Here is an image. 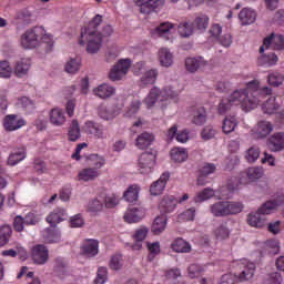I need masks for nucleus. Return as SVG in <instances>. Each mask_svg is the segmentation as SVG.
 Here are the masks:
<instances>
[{"mask_svg": "<svg viewBox=\"0 0 284 284\" xmlns=\"http://www.w3.org/2000/svg\"><path fill=\"white\" fill-rule=\"evenodd\" d=\"M247 90H258V81L253 80L247 83V89H236L227 98L222 99L217 106L219 114H225V112L232 109V105H241L244 112L258 108L263 94L258 93L250 97Z\"/></svg>", "mask_w": 284, "mask_h": 284, "instance_id": "1", "label": "nucleus"}, {"mask_svg": "<svg viewBox=\"0 0 284 284\" xmlns=\"http://www.w3.org/2000/svg\"><path fill=\"white\" fill-rule=\"evenodd\" d=\"M265 171L261 166H251L246 169L245 172L241 174L240 180L236 178H232L229 180L225 186L220 189L219 199H230L232 192H236L239 190V185H247V183H254L258 181V179H263Z\"/></svg>", "mask_w": 284, "mask_h": 284, "instance_id": "2", "label": "nucleus"}, {"mask_svg": "<svg viewBox=\"0 0 284 284\" xmlns=\"http://www.w3.org/2000/svg\"><path fill=\"white\" fill-rule=\"evenodd\" d=\"M102 22H103V17L98 14L92 19L88 28H85L81 32L80 43L82 45H85L87 43V52L89 54H97L103 45V39L98 29Z\"/></svg>", "mask_w": 284, "mask_h": 284, "instance_id": "3", "label": "nucleus"}, {"mask_svg": "<svg viewBox=\"0 0 284 284\" xmlns=\"http://www.w3.org/2000/svg\"><path fill=\"white\" fill-rule=\"evenodd\" d=\"M42 43H45L48 48H52L54 44L52 36L48 34L43 27L28 29L20 37V45L24 50H34V48L41 47Z\"/></svg>", "mask_w": 284, "mask_h": 284, "instance_id": "4", "label": "nucleus"}, {"mask_svg": "<svg viewBox=\"0 0 284 284\" xmlns=\"http://www.w3.org/2000/svg\"><path fill=\"white\" fill-rule=\"evenodd\" d=\"M141 14H152V12H159L165 0H133ZM172 3H179V0H170Z\"/></svg>", "mask_w": 284, "mask_h": 284, "instance_id": "5", "label": "nucleus"}, {"mask_svg": "<svg viewBox=\"0 0 284 284\" xmlns=\"http://www.w3.org/2000/svg\"><path fill=\"white\" fill-rule=\"evenodd\" d=\"M132 65V60L130 59H120L111 69L109 73V79L111 81H123L125 77H128V72H130V68Z\"/></svg>", "mask_w": 284, "mask_h": 284, "instance_id": "6", "label": "nucleus"}, {"mask_svg": "<svg viewBox=\"0 0 284 284\" xmlns=\"http://www.w3.org/2000/svg\"><path fill=\"white\" fill-rule=\"evenodd\" d=\"M156 165V153L144 152L138 160V170L140 174H150Z\"/></svg>", "mask_w": 284, "mask_h": 284, "instance_id": "7", "label": "nucleus"}, {"mask_svg": "<svg viewBox=\"0 0 284 284\" xmlns=\"http://www.w3.org/2000/svg\"><path fill=\"white\" fill-rule=\"evenodd\" d=\"M209 32L212 39H215V41L220 42L224 48H230V45H232V33L223 32V27L221 24H212Z\"/></svg>", "mask_w": 284, "mask_h": 284, "instance_id": "8", "label": "nucleus"}, {"mask_svg": "<svg viewBox=\"0 0 284 284\" xmlns=\"http://www.w3.org/2000/svg\"><path fill=\"white\" fill-rule=\"evenodd\" d=\"M262 94L268 97L262 105L264 114H276L281 104L276 101V98L272 95V89L270 87H264L262 89Z\"/></svg>", "mask_w": 284, "mask_h": 284, "instance_id": "9", "label": "nucleus"}, {"mask_svg": "<svg viewBox=\"0 0 284 284\" xmlns=\"http://www.w3.org/2000/svg\"><path fill=\"white\" fill-rule=\"evenodd\" d=\"M273 48V50H284V37L283 34L272 33L264 39L262 47L260 48V53L263 54L265 50Z\"/></svg>", "mask_w": 284, "mask_h": 284, "instance_id": "10", "label": "nucleus"}, {"mask_svg": "<svg viewBox=\"0 0 284 284\" xmlns=\"http://www.w3.org/2000/svg\"><path fill=\"white\" fill-rule=\"evenodd\" d=\"M2 125L6 132H16L26 125V120L17 114H8L2 119Z\"/></svg>", "mask_w": 284, "mask_h": 284, "instance_id": "11", "label": "nucleus"}, {"mask_svg": "<svg viewBox=\"0 0 284 284\" xmlns=\"http://www.w3.org/2000/svg\"><path fill=\"white\" fill-rule=\"evenodd\" d=\"M176 32V27L174 23L170 21H165L160 23L155 29H153V37H161V39H165V41H170L172 39V34Z\"/></svg>", "mask_w": 284, "mask_h": 284, "instance_id": "12", "label": "nucleus"}, {"mask_svg": "<svg viewBox=\"0 0 284 284\" xmlns=\"http://www.w3.org/2000/svg\"><path fill=\"white\" fill-rule=\"evenodd\" d=\"M145 209L142 206L139 207H131L128 209L124 212L123 219L125 221V223H141V221H143V219H145Z\"/></svg>", "mask_w": 284, "mask_h": 284, "instance_id": "13", "label": "nucleus"}, {"mask_svg": "<svg viewBox=\"0 0 284 284\" xmlns=\"http://www.w3.org/2000/svg\"><path fill=\"white\" fill-rule=\"evenodd\" d=\"M274 132V124L270 121H260L257 125L252 130L254 139H265Z\"/></svg>", "mask_w": 284, "mask_h": 284, "instance_id": "14", "label": "nucleus"}, {"mask_svg": "<svg viewBox=\"0 0 284 284\" xmlns=\"http://www.w3.org/2000/svg\"><path fill=\"white\" fill-rule=\"evenodd\" d=\"M32 62L30 58H20L13 64V74L18 77V79H23V77L28 75L30 72V68Z\"/></svg>", "mask_w": 284, "mask_h": 284, "instance_id": "15", "label": "nucleus"}, {"mask_svg": "<svg viewBox=\"0 0 284 284\" xmlns=\"http://www.w3.org/2000/svg\"><path fill=\"white\" fill-rule=\"evenodd\" d=\"M156 57L161 68H172L174 65V53L169 48H160Z\"/></svg>", "mask_w": 284, "mask_h": 284, "instance_id": "16", "label": "nucleus"}, {"mask_svg": "<svg viewBox=\"0 0 284 284\" xmlns=\"http://www.w3.org/2000/svg\"><path fill=\"white\" fill-rule=\"evenodd\" d=\"M150 234V229L148 226H140L138 227L133 234L132 239L135 241V243L132 245V250H142L143 248V241L148 239V235Z\"/></svg>", "mask_w": 284, "mask_h": 284, "instance_id": "17", "label": "nucleus"}, {"mask_svg": "<svg viewBox=\"0 0 284 284\" xmlns=\"http://www.w3.org/2000/svg\"><path fill=\"white\" fill-rule=\"evenodd\" d=\"M203 272H205V268H203V266L192 264L187 268V276L189 278H197L200 284H214L213 278L201 277Z\"/></svg>", "mask_w": 284, "mask_h": 284, "instance_id": "18", "label": "nucleus"}, {"mask_svg": "<svg viewBox=\"0 0 284 284\" xmlns=\"http://www.w3.org/2000/svg\"><path fill=\"white\" fill-rule=\"evenodd\" d=\"M65 219H68V211L63 207H57L47 216V223H49L51 227H57V225L65 221Z\"/></svg>", "mask_w": 284, "mask_h": 284, "instance_id": "19", "label": "nucleus"}, {"mask_svg": "<svg viewBox=\"0 0 284 284\" xmlns=\"http://www.w3.org/2000/svg\"><path fill=\"white\" fill-rule=\"evenodd\" d=\"M50 258V253L48 248L43 245H36L32 248V260L37 265H43L48 263Z\"/></svg>", "mask_w": 284, "mask_h": 284, "instance_id": "20", "label": "nucleus"}, {"mask_svg": "<svg viewBox=\"0 0 284 284\" xmlns=\"http://www.w3.org/2000/svg\"><path fill=\"white\" fill-rule=\"evenodd\" d=\"M49 121L51 125H54V128H61L65 125V112L61 108H53L49 112Z\"/></svg>", "mask_w": 284, "mask_h": 284, "instance_id": "21", "label": "nucleus"}, {"mask_svg": "<svg viewBox=\"0 0 284 284\" xmlns=\"http://www.w3.org/2000/svg\"><path fill=\"white\" fill-rule=\"evenodd\" d=\"M170 181V173H163L158 181L153 182L150 186V192L152 196H159L163 194V190H165V185Z\"/></svg>", "mask_w": 284, "mask_h": 284, "instance_id": "22", "label": "nucleus"}, {"mask_svg": "<svg viewBox=\"0 0 284 284\" xmlns=\"http://www.w3.org/2000/svg\"><path fill=\"white\" fill-rule=\"evenodd\" d=\"M92 92L99 99H110L116 94V89L108 83H102L95 87Z\"/></svg>", "mask_w": 284, "mask_h": 284, "instance_id": "23", "label": "nucleus"}, {"mask_svg": "<svg viewBox=\"0 0 284 284\" xmlns=\"http://www.w3.org/2000/svg\"><path fill=\"white\" fill-rule=\"evenodd\" d=\"M81 252L83 256H87L88 258H93V256H97L99 254V241L97 240H87L81 246Z\"/></svg>", "mask_w": 284, "mask_h": 284, "instance_id": "24", "label": "nucleus"}, {"mask_svg": "<svg viewBox=\"0 0 284 284\" xmlns=\"http://www.w3.org/2000/svg\"><path fill=\"white\" fill-rule=\"evenodd\" d=\"M175 209H176V199H174L173 195L164 196L159 204V210L162 215L170 214Z\"/></svg>", "mask_w": 284, "mask_h": 284, "instance_id": "25", "label": "nucleus"}, {"mask_svg": "<svg viewBox=\"0 0 284 284\" xmlns=\"http://www.w3.org/2000/svg\"><path fill=\"white\" fill-rule=\"evenodd\" d=\"M242 265V273L240 274L239 280L240 281H250L254 276V272L256 270V264L253 262H250L247 260H242L241 261Z\"/></svg>", "mask_w": 284, "mask_h": 284, "instance_id": "26", "label": "nucleus"}, {"mask_svg": "<svg viewBox=\"0 0 284 284\" xmlns=\"http://www.w3.org/2000/svg\"><path fill=\"white\" fill-rule=\"evenodd\" d=\"M247 223L251 227L261 229L267 225V219L257 210V212H252L247 215Z\"/></svg>", "mask_w": 284, "mask_h": 284, "instance_id": "27", "label": "nucleus"}, {"mask_svg": "<svg viewBox=\"0 0 284 284\" xmlns=\"http://www.w3.org/2000/svg\"><path fill=\"white\" fill-rule=\"evenodd\" d=\"M268 148H271V152H282L284 150V133H274L268 139Z\"/></svg>", "mask_w": 284, "mask_h": 284, "instance_id": "28", "label": "nucleus"}, {"mask_svg": "<svg viewBox=\"0 0 284 284\" xmlns=\"http://www.w3.org/2000/svg\"><path fill=\"white\" fill-rule=\"evenodd\" d=\"M158 101H161V89L153 87L144 98L143 103L145 108L150 110V108H154V105H156Z\"/></svg>", "mask_w": 284, "mask_h": 284, "instance_id": "29", "label": "nucleus"}, {"mask_svg": "<svg viewBox=\"0 0 284 284\" xmlns=\"http://www.w3.org/2000/svg\"><path fill=\"white\" fill-rule=\"evenodd\" d=\"M101 176V171L92 168H84L78 173V181H84L88 183L89 181H94Z\"/></svg>", "mask_w": 284, "mask_h": 284, "instance_id": "30", "label": "nucleus"}, {"mask_svg": "<svg viewBox=\"0 0 284 284\" xmlns=\"http://www.w3.org/2000/svg\"><path fill=\"white\" fill-rule=\"evenodd\" d=\"M141 192V186L139 184H131L123 193V199L126 203H136L139 201V194Z\"/></svg>", "mask_w": 284, "mask_h": 284, "instance_id": "31", "label": "nucleus"}, {"mask_svg": "<svg viewBox=\"0 0 284 284\" xmlns=\"http://www.w3.org/2000/svg\"><path fill=\"white\" fill-rule=\"evenodd\" d=\"M81 57L75 55L69 58L64 63V72H67V74H78L79 70H81Z\"/></svg>", "mask_w": 284, "mask_h": 284, "instance_id": "32", "label": "nucleus"}, {"mask_svg": "<svg viewBox=\"0 0 284 284\" xmlns=\"http://www.w3.org/2000/svg\"><path fill=\"white\" fill-rule=\"evenodd\" d=\"M239 19L242 26H252L256 21V11L252 8H244L240 11Z\"/></svg>", "mask_w": 284, "mask_h": 284, "instance_id": "33", "label": "nucleus"}, {"mask_svg": "<svg viewBox=\"0 0 284 284\" xmlns=\"http://www.w3.org/2000/svg\"><path fill=\"white\" fill-rule=\"evenodd\" d=\"M171 250H173V252H176L178 254H187L192 252V245H190L187 241L178 237L172 242Z\"/></svg>", "mask_w": 284, "mask_h": 284, "instance_id": "34", "label": "nucleus"}, {"mask_svg": "<svg viewBox=\"0 0 284 284\" xmlns=\"http://www.w3.org/2000/svg\"><path fill=\"white\" fill-rule=\"evenodd\" d=\"M26 148H18L9 154L7 164L11 166L18 165V163H21V161L26 160Z\"/></svg>", "mask_w": 284, "mask_h": 284, "instance_id": "35", "label": "nucleus"}, {"mask_svg": "<svg viewBox=\"0 0 284 284\" xmlns=\"http://www.w3.org/2000/svg\"><path fill=\"white\" fill-rule=\"evenodd\" d=\"M205 65H207V62L201 57L187 58L185 60V68L187 72H196V70H201V68H205Z\"/></svg>", "mask_w": 284, "mask_h": 284, "instance_id": "36", "label": "nucleus"}, {"mask_svg": "<svg viewBox=\"0 0 284 284\" xmlns=\"http://www.w3.org/2000/svg\"><path fill=\"white\" fill-rule=\"evenodd\" d=\"M98 115L100 119H103V121H112V119H116V116H119V110L101 104L98 108Z\"/></svg>", "mask_w": 284, "mask_h": 284, "instance_id": "37", "label": "nucleus"}, {"mask_svg": "<svg viewBox=\"0 0 284 284\" xmlns=\"http://www.w3.org/2000/svg\"><path fill=\"white\" fill-rule=\"evenodd\" d=\"M158 78H159V70L149 69L142 73L140 78V83H142V85H154V83H156Z\"/></svg>", "mask_w": 284, "mask_h": 284, "instance_id": "38", "label": "nucleus"}, {"mask_svg": "<svg viewBox=\"0 0 284 284\" xmlns=\"http://www.w3.org/2000/svg\"><path fill=\"white\" fill-rule=\"evenodd\" d=\"M154 142V135H152V133H141L136 140H135V146L139 150H145L146 148H150V145H152V143Z\"/></svg>", "mask_w": 284, "mask_h": 284, "instance_id": "39", "label": "nucleus"}, {"mask_svg": "<svg viewBox=\"0 0 284 284\" xmlns=\"http://www.w3.org/2000/svg\"><path fill=\"white\" fill-rule=\"evenodd\" d=\"M165 227H168V216L162 214L154 219L151 231L155 235H159L162 234V232H165Z\"/></svg>", "mask_w": 284, "mask_h": 284, "instance_id": "40", "label": "nucleus"}, {"mask_svg": "<svg viewBox=\"0 0 284 284\" xmlns=\"http://www.w3.org/2000/svg\"><path fill=\"white\" fill-rule=\"evenodd\" d=\"M171 160L174 163H185L187 161V149L185 148H173L170 152Z\"/></svg>", "mask_w": 284, "mask_h": 284, "instance_id": "41", "label": "nucleus"}, {"mask_svg": "<svg viewBox=\"0 0 284 284\" xmlns=\"http://www.w3.org/2000/svg\"><path fill=\"white\" fill-rule=\"evenodd\" d=\"M179 94H181V91L174 90L172 85H166L161 90V103L163 101H176Z\"/></svg>", "mask_w": 284, "mask_h": 284, "instance_id": "42", "label": "nucleus"}, {"mask_svg": "<svg viewBox=\"0 0 284 284\" xmlns=\"http://www.w3.org/2000/svg\"><path fill=\"white\" fill-rule=\"evenodd\" d=\"M214 196H216V191L211 187H205L196 193L193 201L194 203H205V201H210V199H214Z\"/></svg>", "mask_w": 284, "mask_h": 284, "instance_id": "43", "label": "nucleus"}, {"mask_svg": "<svg viewBox=\"0 0 284 284\" xmlns=\"http://www.w3.org/2000/svg\"><path fill=\"white\" fill-rule=\"evenodd\" d=\"M83 130L87 132V134H93V136H98V139H105L103 129L99 128V124L92 121L85 122Z\"/></svg>", "mask_w": 284, "mask_h": 284, "instance_id": "44", "label": "nucleus"}, {"mask_svg": "<svg viewBox=\"0 0 284 284\" xmlns=\"http://www.w3.org/2000/svg\"><path fill=\"white\" fill-rule=\"evenodd\" d=\"M178 32L180 37L189 39V37H192V34H194V24L189 21H182L178 26Z\"/></svg>", "mask_w": 284, "mask_h": 284, "instance_id": "45", "label": "nucleus"}, {"mask_svg": "<svg viewBox=\"0 0 284 284\" xmlns=\"http://www.w3.org/2000/svg\"><path fill=\"white\" fill-rule=\"evenodd\" d=\"M210 26V18L205 14H200L195 17L193 21V28L199 30V32H205Z\"/></svg>", "mask_w": 284, "mask_h": 284, "instance_id": "46", "label": "nucleus"}, {"mask_svg": "<svg viewBox=\"0 0 284 284\" xmlns=\"http://www.w3.org/2000/svg\"><path fill=\"white\" fill-rule=\"evenodd\" d=\"M69 141H79L81 139V126H79V121L72 120L68 131Z\"/></svg>", "mask_w": 284, "mask_h": 284, "instance_id": "47", "label": "nucleus"}, {"mask_svg": "<svg viewBox=\"0 0 284 284\" xmlns=\"http://www.w3.org/2000/svg\"><path fill=\"white\" fill-rule=\"evenodd\" d=\"M43 237L47 243H59L61 241V231L57 229H47L43 232Z\"/></svg>", "mask_w": 284, "mask_h": 284, "instance_id": "48", "label": "nucleus"}, {"mask_svg": "<svg viewBox=\"0 0 284 284\" xmlns=\"http://www.w3.org/2000/svg\"><path fill=\"white\" fill-rule=\"evenodd\" d=\"M207 121V112L205 108L199 106L193 110V123L195 125H203Z\"/></svg>", "mask_w": 284, "mask_h": 284, "instance_id": "49", "label": "nucleus"}, {"mask_svg": "<svg viewBox=\"0 0 284 284\" xmlns=\"http://www.w3.org/2000/svg\"><path fill=\"white\" fill-rule=\"evenodd\" d=\"M260 158H261V149H258V146H250L244 152V159L246 163H256V161H258Z\"/></svg>", "mask_w": 284, "mask_h": 284, "instance_id": "50", "label": "nucleus"}, {"mask_svg": "<svg viewBox=\"0 0 284 284\" xmlns=\"http://www.w3.org/2000/svg\"><path fill=\"white\" fill-rule=\"evenodd\" d=\"M88 164L91 165L92 170H101L105 165V158L99 154H91L88 156Z\"/></svg>", "mask_w": 284, "mask_h": 284, "instance_id": "51", "label": "nucleus"}, {"mask_svg": "<svg viewBox=\"0 0 284 284\" xmlns=\"http://www.w3.org/2000/svg\"><path fill=\"white\" fill-rule=\"evenodd\" d=\"M210 211L213 214V216H227V209H226V202H216L210 206Z\"/></svg>", "mask_w": 284, "mask_h": 284, "instance_id": "52", "label": "nucleus"}, {"mask_svg": "<svg viewBox=\"0 0 284 284\" xmlns=\"http://www.w3.org/2000/svg\"><path fill=\"white\" fill-rule=\"evenodd\" d=\"M236 125H239L236 116H226L223 121L222 132H224V134H232V132L236 130Z\"/></svg>", "mask_w": 284, "mask_h": 284, "instance_id": "53", "label": "nucleus"}, {"mask_svg": "<svg viewBox=\"0 0 284 284\" xmlns=\"http://www.w3.org/2000/svg\"><path fill=\"white\" fill-rule=\"evenodd\" d=\"M276 63H278L276 53L262 54L258 58V64L265 65L266 68H272V65H276Z\"/></svg>", "mask_w": 284, "mask_h": 284, "instance_id": "54", "label": "nucleus"}, {"mask_svg": "<svg viewBox=\"0 0 284 284\" xmlns=\"http://www.w3.org/2000/svg\"><path fill=\"white\" fill-rule=\"evenodd\" d=\"M216 172V165L212 163H205L200 170L201 176L197 179V185H205L203 182V176H210V174H214Z\"/></svg>", "mask_w": 284, "mask_h": 284, "instance_id": "55", "label": "nucleus"}, {"mask_svg": "<svg viewBox=\"0 0 284 284\" xmlns=\"http://www.w3.org/2000/svg\"><path fill=\"white\" fill-rule=\"evenodd\" d=\"M85 207L91 214H99V212L103 211V201H101V197L92 199Z\"/></svg>", "mask_w": 284, "mask_h": 284, "instance_id": "56", "label": "nucleus"}, {"mask_svg": "<svg viewBox=\"0 0 284 284\" xmlns=\"http://www.w3.org/2000/svg\"><path fill=\"white\" fill-rule=\"evenodd\" d=\"M226 203V216L234 214H241L243 212V203L236 201H225Z\"/></svg>", "mask_w": 284, "mask_h": 284, "instance_id": "57", "label": "nucleus"}, {"mask_svg": "<svg viewBox=\"0 0 284 284\" xmlns=\"http://www.w3.org/2000/svg\"><path fill=\"white\" fill-rule=\"evenodd\" d=\"M14 74L13 68L8 60L0 61V79H10Z\"/></svg>", "mask_w": 284, "mask_h": 284, "instance_id": "58", "label": "nucleus"}, {"mask_svg": "<svg viewBox=\"0 0 284 284\" xmlns=\"http://www.w3.org/2000/svg\"><path fill=\"white\" fill-rule=\"evenodd\" d=\"M121 203V197L114 193L106 194L104 196V207L108 210H114L116 205Z\"/></svg>", "mask_w": 284, "mask_h": 284, "instance_id": "59", "label": "nucleus"}, {"mask_svg": "<svg viewBox=\"0 0 284 284\" xmlns=\"http://www.w3.org/2000/svg\"><path fill=\"white\" fill-rule=\"evenodd\" d=\"M11 234L12 227H10V225H2L0 227V247H3V245H8Z\"/></svg>", "mask_w": 284, "mask_h": 284, "instance_id": "60", "label": "nucleus"}, {"mask_svg": "<svg viewBox=\"0 0 284 284\" xmlns=\"http://www.w3.org/2000/svg\"><path fill=\"white\" fill-rule=\"evenodd\" d=\"M146 247L149 250V258L154 261L156 256L161 254V243L160 242H148Z\"/></svg>", "mask_w": 284, "mask_h": 284, "instance_id": "61", "label": "nucleus"}, {"mask_svg": "<svg viewBox=\"0 0 284 284\" xmlns=\"http://www.w3.org/2000/svg\"><path fill=\"white\" fill-rule=\"evenodd\" d=\"M196 216V209L195 207H190L184 210L182 213L179 214L178 220L180 223H185L187 221H194Z\"/></svg>", "mask_w": 284, "mask_h": 284, "instance_id": "62", "label": "nucleus"}, {"mask_svg": "<svg viewBox=\"0 0 284 284\" xmlns=\"http://www.w3.org/2000/svg\"><path fill=\"white\" fill-rule=\"evenodd\" d=\"M284 74L278 72H273L268 74L267 82L273 88H278V85H283Z\"/></svg>", "mask_w": 284, "mask_h": 284, "instance_id": "63", "label": "nucleus"}, {"mask_svg": "<svg viewBox=\"0 0 284 284\" xmlns=\"http://www.w3.org/2000/svg\"><path fill=\"white\" fill-rule=\"evenodd\" d=\"M108 283V267H99L97 272V277L93 284H105Z\"/></svg>", "mask_w": 284, "mask_h": 284, "instance_id": "64", "label": "nucleus"}]
</instances>
